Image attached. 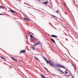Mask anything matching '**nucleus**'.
<instances>
[{"instance_id": "1", "label": "nucleus", "mask_w": 78, "mask_h": 78, "mask_svg": "<svg viewBox=\"0 0 78 78\" xmlns=\"http://www.w3.org/2000/svg\"><path fill=\"white\" fill-rule=\"evenodd\" d=\"M44 59L47 63H48V64H49L50 65V66H52V67L55 66V64H54V63L53 62H48V60H47V58H46L45 57L44 58Z\"/></svg>"}, {"instance_id": "2", "label": "nucleus", "mask_w": 78, "mask_h": 78, "mask_svg": "<svg viewBox=\"0 0 78 78\" xmlns=\"http://www.w3.org/2000/svg\"><path fill=\"white\" fill-rule=\"evenodd\" d=\"M55 66L57 67H58H58H62V68H63L64 69H65V67L61 65L60 64H57V65H56Z\"/></svg>"}, {"instance_id": "3", "label": "nucleus", "mask_w": 78, "mask_h": 78, "mask_svg": "<svg viewBox=\"0 0 78 78\" xmlns=\"http://www.w3.org/2000/svg\"><path fill=\"white\" fill-rule=\"evenodd\" d=\"M25 50H21L20 51V53H25Z\"/></svg>"}, {"instance_id": "4", "label": "nucleus", "mask_w": 78, "mask_h": 78, "mask_svg": "<svg viewBox=\"0 0 78 78\" xmlns=\"http://www.w3.org/2000/svg\"><path fill=\"white\" fill-rule=\"evenodd\" d=\"M51 36L52 37H58L57 36H56L55 35H52Z\"/></svg>"}, {"instance_id": "5", "label": "nucleus", "mask_w": 78, "mask_h": 78, "mask_svg": "<svg viewBox=\"0 0 78 78\" xmlns=\"http://www.w3.org/2000/svg\"><path fill=\"white\" fill-rule=\"evenodd\" d=\"M51 41H52V42H54V43L55 44V40H54V39H52V38H51Z\"/></svg>"}, {"instance_id": "6", "label": "nucleus", "mask_w": 78, "mask_h": 78, "mask_svg": "<svg viewBox=\"0 0 78 78\" xmlns=\"http://www.w3.org/2000/svg\"><path fill=\"white\" fill-rule=\"evenodd\" d=\"M43 3V4H44V5H47V4H48V2H42Z\"/></svg>"}, {"instance_id": "7", "label": "nucleus", "mask_w": 78, "mask_h": 78, "mask_svg": "<svg viewBox=\"0 0 78 78\" xmlns=\"http://www.w3.org/2000/svg\"><path fill=\"white\" fill-rule=\"evenodd\" d=\"M10 11L12 13H15V12L13 10H10Z\"/></svg>"}, {"instance_id": "8", "label": "nucleus", "mask_w": 78, "mask_h": 78, "mask_svg": "<svg viewBox=\"0 0 78 78\" xmlns=\"http://www.w3.org/2000/svg\"><path fill=\"white\" fill-rule=\"evenodd\" d=\"M31 48L32 50H35V48L33 46L31 47Z\"/></svg>"}, {"instance_id": "9", "label": "nucleus", "mask_w": 78, "mask_h": 78, "mask_svg": "<svg viewBox=\"0 0 78 78\" xmlns=\"http://www.w3.org/2000/svg\"><path fill=\"white\" fill-rule=\"evenodd\" d=\"M30 37L31 38H34V37H33V36L31 35H30Z\"/></svg>"}, {"instance_id": "10", "label": "nucleus", "mask_w": 78, "mask_h": 78, "mask_svg": "<svg viewBox=\"0 0 78 78\" xmlns=\"http://www.w3.org/2000/svg\"><path fill=\"white\" fill-rule=\"evenodd\" d=\"M41 77H42V78H43L44 77V76H43V74H41Z\"/></svg>"}, {"instance_id": "11", "label": "nucleus", "mask_w": 78, "mask_h": 78, "mask_svg": "<svg viewBox=\"0 0 78 78\" xmlns=\"http://www.w3.org/2000/svg\"><path fill=\"white\" fill-rule=\"evenodd\" d=\"M34 40H35L36 41H37V38H36L34 37Z\"/></svg>"}, {"instance_id": "12", "label": "nucleus", "mask_w": 78, "mask_h": 78, "mask_svg": "<svg viewBox=\"0 0 78 78\" xmlns=\"http://www.w3.org/2000/svg\"><path fill=\"white\" fill-rule=\"evenodd\" d=\"M11 59H12L13 60V61H14L15 60V59L14 58H13L12 57H11Z\"/></svg>"}, {"instance_id": "13", "label": "nucleus", "mask_w": 78, "mask_h": 78, "mask_svg": "<svg viewBox=\"0 0 78 78\" xmlns=\"http://www.w3.org/2000/svg\"><path fill=\"white\" fill-rule=\"evenodd\" d=\"M11 59H12L13 60V61H14L15 60V59L14 58H13L12 57H11Z\"/></svg>"}, {"instance_id": "14", "label": "nucleus", "mask_w": 78, "mask_h": 78, "mask_svg": "<svg viewBox=\"0 0 78 78\" xmlns=\"http://www.w3.org/2000/svg\"><path fill=\"white\" fill-rule=\"evenodd\" d=\"M39 43H38V44L35 43L34 44V45L35 46V45H39Z\"/></svg>"}, {"instance_id": "15", "label": "nucleus", "mask_w": 78, "mask_h": 78, "mask_svg": "<svg viewBox=\"0 0 78 78\" xmlns=\"http://www.w3.org/2000/svg\"><path fill=\"white\" fill-rule=\"evenodd\" d=\"M34 57L36 59H37V60H38V61H39V59L38 58H37L35 56H34Z\"/></svg>"}, {"instance_id": "16", "label": "nucleus", "mask_w": 78, "mask_h": 78, "mask_svg": "<svg viewBox=\"0 0 78 78\" xmlns=\"http://www.w3.org/2000/svg\"><path fill=\"white\" fill-rule=\"evenodd\" d=\"M25 20H26V21H27V22L30 21V20L27 18H26V19Z\"/></svg>"}, {"instance_id": "17", "label": "nucleus", "mask_w": 78, "mask_h": 78, "mask_svg": "<svg viewBox=\"0 0 78 78\" xmlns=\"http://www.w3.org/2000/svg\"><path fill=\"white\" fill-rule=\"evenodd\" d=\"M73 66L74 68V69H75V70H76V68L75 66H74V65H73Z\"/></svg>"}, {"instance_id": "18", "label": "nucleus", "mask_w": 78, "mask_h": 78, "mask_svg": "<svg viewBox=\"0 0 78 78\" xmlns=\"http://www.w3.org/2000/svg\"><path fill=\"white\" fill-rule=\"evenodd\" d=\"M60 72H62V73H63L64 74H65V73H64L63 71H62V70H60Z\"/></svg>"}, {"instance_id": "19", "label": "nucleus", "mask_w": 78, "mask_h": 78, "mask_svg": "<svg viewBox=\"0 0 78 78\" xmlns=\"http://www.w3.org/2000/svg\"><path fill=\"white\" fill-rule=\"evenodd\" d=\"M14 61H16V62H17V59H15V60H14Z\"/></svg>"}, {"instance_id": "20", "label": "nucleus", "mask_w": 78, "mask_h": 78, "mask_svg": "<svg viewBox=\"0 0 78 78\" xmlns=\"http://www.w3.org/2000/svg\"><path fill=\"white\" fill-rule=\"evenodd\" d=\"M1 57L2 58V59H5V58H4L2 57Z\"/></svg>"}, {"instance_id": "21", "label": "nucleus", "mask_w": 78, "mask_h": 78, "mask_svg": "<svg viewBox=\"0 0 78 78\" xmlns=\"http://www.w3.org/2000/svg\"><path fill=\"white\" fill-rule=\"evenodd\" d=\"M44 69H45L46 70L48 71V70H47V68H46L45 67H44Z\"/></svg>"}, {"instance_id": "22", "label": "nucleus", "mask_w": 78, "mask_h": 78, "mask_svg": "<svg viewBox=\"0 0 78 78\" xmlns=\"http://www.w3.org/2000/svg\"><path fill=\"white\" fill-rule=\"evenodd\" d=\"M56 12H57V13H59V11L58 10L57 11H56Z\"/></svg>"}, {"instance_id": "23", "label": "nucleus", "mask_w": 78, "mask_h": 78, "mask_svg": "<svg viewBox=\"0 0 78 78\" xmlns=\"http://www.w3.org/2000/svg\"><path fill=\"white\" fill-rule=\"evenodd\" d=\"M67 9H68V10H69V12H70V10L69 9V8H68Z\"/></svg>"}, {"instance_id": "24", "label": "nucleus", "mask_w": 78, "mask_h": 78, "mask_svg": "<svg viewBox=\"0 0 78 78\" xmlns=\"http://www.w3.org/2000/svg\"><path fill=\"white\" fill-rule=\"evenodd\" d=\"M52 16H53V17H56V16H54V15H52Z\"/></svg>"}, {"instance_id": "25", "label": "nucleus", "mask_w": 78, "mask_h": 78, "mask_svg": "<svg viewBox=\"0 0 78 78\" xmlns=\"http://www.w3.org/2000/svg\"><path fill=\"white\" fill-rule=\"evenodd\" d=\"M65 6L66 8H68V7H67V5H65Z\"/></svg>"}, {"instance_id": "26", "label": "nucleus", "mask_w": 78, "mask_h": 78, "mask_svg": "<svg viewBox=\"0 0 78 78\" xmlns=\"http://www.w3.org/2000/svg\"><path fill=\"white\" fill-rule=\"evenodd\" d=\"M23 19H25V20H26V19H27V18H25V17H24V18H23Z\"/></svg>"}, {"instance_id": "27", "label": "nucleus", "mask_w": 78, "mask_h": 78, "mask_svg": "<svg viewBox=\"0 0 78 78\" xmlns=\"http://www.w3.org/2000/svg\"><path fill=\"white\" fill-rule=\"evenodd\" d=\"M2 9H4L5 8H4V7H2Z\"/></svg>"}, {"instance_id": "28", "label": "nucleus", "mask_w": 78, "mask_h": 78, "mask_svg": "<svg viewBox=\"0 0 78 78\" xmlns=\"http://www.w3.org/2000/svg\"><path fill=\"white\" fill-rule=\"evenodd\" d=\"M63 4H64V5H65V6L66 5V4H65V3H64Z\"/></svg>"}, {"instance_id": "29", "label": "nucleus", "mask_w": 78, "mask_h": 78, "mask_svg": "<svg viewBox=\"0 0 78 78\" xmlns=\"http://www.w3.org/2000/svg\"><path fill=\"white\" fill-rule=\"evenodd\" d=\"M68 73V72H66L65 73L66 74H67V73Z\"/></svg>"}, {"instance_id": "30", "label": "nucleus", "mask_w": 78, "mask_h": 78, "mask_svg": "<svg viewBox=\"0 0 78 78\" xmlns=\"http://www.w3.org/2000/svg\"><path fill=\"white\" fill-rule=\"evenodd\" d=\"M0 15H4L3 14H0Z\"/></svg>"}, {"instance_id": "31", "label": "nucleus", "mask_w": 78, "mask_h": 78, "mask_svg": "<svg viewBox=\"0 0 78 78\" xmlns=\"http://www.w3.org/2000/svg\"><path fill=\"white\" fill-rule=\"evenodd\" d=\"M37 43H36V44H38V43H39V44H40V43H39V42H37Z\"/></svg>"}, {"instance_id": "32", "label": "nucleus", "mask_w": 78, "mask_h": 78, "mask_svg": "<svg viewBox=\"0 0 78 78\" xmlns=\"http://www.w3.org/2000/svg\"><path fill=\"white\" fill-rule=\"evenodd\" d=\"M30 33H31V32H30V33L28 34V35H29L30 34Z\"/></svg>"}, {"instance_id": "33", "label": "nucleus", "mask_w": 78, "mask_h": 78, "mask_svg": "<svg viewBox=\"0 0 78 78\" xmlns=\"http://www.w3.org/2000/svg\"><path fill=\"white\" fill-rule=\"evenodd\" d=\"M43 78H46L45 76H44V77Z\"/></svg>"}, {"instance_id": "34", "label": "nucleus", "mask_w": 78, "mask_h": 78, "mask_svg": "<svg viewBox=\"0 0 78 78\" xmlns=\"http://www.w3.org/2000/svg\"><path fill=\"white\" fill-rule=\"evenodd\" d=\"M2 6H1V8H2Z\"/></svg>"}, {"instance_id": "35", "label": "nucleus", "mask_w": 78, "mask_h": 78, "mask_svg": "<svg viewBox=\"0 0 78 78\" xmlns=\"http://www.w3.org/2000/svg\"><path fill=\"white\" fill-rule=\"evenodd\" d=\"M39 0V1H41V0Z\"/></svg>"}]
</instances>
